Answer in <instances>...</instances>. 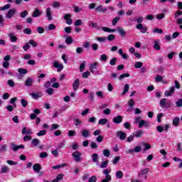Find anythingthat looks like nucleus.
<instances>
[{
  "instance_id": "1",
  "label": "nucleus",
  "mask_w": 182,
  "mask_h": 182,
  "mask_svg": "<svg viewBox=\"0 0 182 182\" xmlns=\"http://www.w3.org/2000/svg\"><path fill=\"white\" fill-rule=\"evenodd\" d=\"M80 156H82V153L79 151H74L73 153V157L74 158L75 161H78V162L82 161V159L80 158Z\"/></svg>"
},
{
  "instance_id": "2",
  "label": "nucleus",
  "mask_w": 182,
  "mask_h": 182,
  "mask_svg": "<svg viewBox=\"0 0 182 182\" xmlns=\"http://www.w3.org/2000/svg\"><path fill=\"white\" fill-rule=\"evenodd\" d=\"M10 147L14 151H18V150H21V149H25V145H16L15 144H11Z\"/></svg>"
},
{
  "instance_id": "3",
  "label": "nucleus",
  "mask_w": 182,
  "mask_h": 182,
  "mask_svg": "<svg viewBox=\"0 0 182 182\" xmlns=\"http://www.w3.org/2000/svg\"><path fill=\"white\" fill-rule=\"evenodd\" d=\"M46 16L48 21H52L53 19V17H52V10L50 7L46 9Z\"/></svg>"
},
{
  "instance_id": "4",
  "label": "nucleus",
  "mask_w": 182,
  "mask_h": 182,
  "mask_svg": "<svg viewBox=\"0 0 182 182\" xmlns=\"http://www.w3.org/2000/svg\"><path fill=\"white\" fill-rule=\"evenodd\" d=\"M150 127V122L149 121H144V120H141L139 121L138 127L139 129H141V127Z\"/></svg>"
},
{
  "instance_id": "5",
  "label": "nucleus",
  "mask_w": 182,
  "mask_h": 182,
  "mask_svg": "<svg viewBox=\"0 0 182 182\" xmlns=\"http://www.w3.org/2000/svg\"><path fill=\"white\" fill-rule=\"evenodd\" d=\"M16 14V9H11L9 10L7 14L6 15V18L8 19H11L15 14Z\"/></svg>"
},
{
  "instance_id": "6",
  "label": "nucleus",
  "mask_w": 182,
  "mask_h": 182,
  "mask_svg": "<svg viewBox=\"0 0 182 182\" xmlns=\"http://www.w3.org/2000/svg\"><path fill=\"white\" fill-rule=\"evenodd\" d=\"M53 67L58 69V72H62V70H63V65L59 63L58 61H55L53 63Z\"/></svg>"
},
{
  "instance_id": "7",
  "label": "nucleus",
  "mask_w": 182,
  "mask_h": 182,
  "mask_svg": "<svg viewBox=\"0 0 182 182\" xmlns=\"http://www.w3.org/2000/svg\"><path fill=\"white\" fill-rule=\"evenodd\" d=\"M25 86H27L28 87H31L33 86V80L32 77H28V78L26 79V81L24 82Z\"/></svg>"
},
{
  "instance_id": "8",
  "label": "nucleus",
  "mask_w": 182,
  "mask_h": 182,
  "mask_svg": "<svg viewBox=\"0 0 182 182\" xmlns=\"http://www.w3.org/2000/svg\"><path fill=\"white\" fill-rule=\"evenodd\" d=\"M64 19L66 20V23L68 25H72V23H73V20H72L70 18H72V15L71 14H67L64 16Z\"/></svg>"
},
{
  "instance_id": "9",
  "label": "nucleus",
  "mask_w": 182,
  "mask_h": 182,
  "mask_svg": "<svg viewBox=\"0 0 182 182\" xmlns=\"http://www.w3.org/2000/svg\"><path fill=\"white\" fill-rule=\"evenodd\" d=\"M97 65H99L97 62L92 63L90 65V71L91 73L94 74L96 72L95 70L97 69Z\"/></svg>"
},
{
  "instance_id": "10",
  "label": "nucleus",
  "mask_w": 182,
  "mask_h": 182,
  "mask_svg": "<svg viewBox=\"0 0 182 182\" xmlns=\"http://www.w3.org/2000/svg\"><path fill=\"white\" fill-rule=\"evenodd\" d=\"M112 122L114 123H116L117 124H119L123 122V117H122V115H118L113 118Z\"/></svg>"
},
{
  "instance_id": "11",
  "label": "nucleus",
  "mask_w": 182,
  "mask_h": 182,
  "mask_svg": "<svg viewBox=\"0 0 182 182\" xmlns=\"http://www.w3.org/2000/svg\"><path fill=\"white\" fill-rule=\"evenodd\" d=\"M22 134H27V136H29L32 134V129L27 128L26 127H23L21 130Z\"/></svg>"
},
{
  "instance_id": "12",
  "label": "nucleus",
  "mask_w": 182,
  "mask_h": 182,
  "mask_svg": "<svg viewBox=\"0 0 182 182\" xmlns=\"http://www.w3.org/2000/svg\"><path fill=\"white\" fill-rule=\"evenodd\" d=\"M117 136L120 139V140H126L127 134L122 131H119L117 133Z\"/></svg>"
},
{
  "instance_id": "13",
  "label": "nucleus",
  "mask_w": 182,
  "mask_h": 182,
  "mask_svg": "<svg viewBox=\"0 0 182 182\" xmlns=\"http://www.w3.org/2000/svg\"><path fill=\"white\" fill-rule=\"evenodd\" d=\"M136 28L141 30V33H146V32H147V27L143 26L141 23L136 25Z\"/></svg>"
},
{
  "instance_id": "14",
  "label": "nucleus",
  "mask_w": 182,
  "mask_h": 182,
  "mask_svg": "<svg viewBox=\"0 0 182 182\" xmlns=\"http://www.w3.org/2000/svg\"><path fill=\"white\" fill-rule=\"evenodd\" d=\"M96 12H102V14H106L107 12V8L104 7L102 5H100L95 9Z\"/></svg>"
},
{
  "instance_id": "15",
  "label": "nucleus",
  "mask_w": 182,
  "mask_h": 182,
  "mask_svg": "<svg viewBox=\"0 0 182 182\" xmlns=\"http://www.w3.org/2000/svg\"><path fill=\"white\" fill-rule=\"evenodd\" d=\"M175 90H176V88H174V87H171L170 90H166L164 93L166 97H168V96H171V95L174 93Z\"/></svg>"
},
{
  "instance_id": "16",
  "label": "nucleus",
  "mask_w": 182,
  "mask_h": 182,
  "mask_svg": "<svg viewBox=\"0 0 182 182\" xmlns=\"http://www.w3.org/2000/svg\"><path fill=\"white\" fill-rule=\"evenodd\" d=\"M90 130L87 129H85L82 130V137H85L87 138L89 137V136H90Z\"/></svg>"
},
{
  "instance_id": "17",
  "label": "nucleus",
  "mask_w": 182,
  "mask_h": 182,
  "mask_svg": "<svg viewBox=\"0 0 182 182\" xmlns=\"http://www.w3.org/2000/svg\"><path fill=\"white\" fill-rule=\"evenodd\" d=\"M42 15V11L38 10V9H36L32 14L33 18H38V16H41Z\"/></svg>"
},
{
  "instance_id": "18",
  "label": "nucleus",
  "mask_w": 182,
  "mask_h": 182,
  "mask_svg": "<svg viewBox=\"0 0 182 182\" xmlns=\"http://www.w3.org/2000/svg\"><path fill=\"white\" fill-rule=\"evenodd\" d=\"M79 85H80V82L79 81V79H75V80L74 81V83L73 85V87L74 89V91L76 92V90H77V89H79Z\"/></svg>"
},
{
  "instance_id": "19",
  "label": "nucleus",
  "mask_w": 182,
  "mask_h": 182,
  "mask_svg": "<svg viewBox=\"0 0 182 182\" xmlns=\"http://www.w3.org/2000/svg\"><path fill=\"white\" fill-rule=\"evenodd\" d=\"M31 144L33 147H36V146H39V144H41V140H39L36 138H34L31 141Z\"/></svg>"
},
{
  "instance_id": "20",
  "label": "nucleus",
  "mask_w": 182,
  "mask_h": 182,
  "mask_svg": "<svg viewBox=\"0 0 182 182\" xmlns=\"http://www.w3.org/2000/svg\"><path fill=\"white\" fill-rule=\"evenodd\" d=\"M30 96L32 97L33 99H39V97H42V92L31 93Z\"/></svg>"
},
{
  "instance_id": "21",
  "label": "nucleus",
  "mask_w": 182,
  "mask_h": 182,
  "mask_svg": "<svg viewBox=\"0 0 182 182\" xmlns=\"http://www.w3.org/2000/svg\"><path fill=\"white\" fill-rule=\"evenodd\" d=\"M101 29L104 31V32H108L109 33H113V32H116L115 29L109 28V27H102Z\"/></svg>"
},
{
  "instance_id": "22",
  "label": "nucleus",
  "mask_w": 182,
  "mask_h": 182,
  "mask_svg": "<svg viewBox=\"0 0 182 182\" xmlns=\"http://www.w3.org/2000/svg\"><path fill=\"white\" fill-rule=\"evenodd\" d=\"M149 171H150V169H149V168L141 169V171L139 173L138 176L139 177H141V176H144V174H147Z\"/></svg>"
},
{
  "instance_id": "23",
  "label": "nucleus",
  "mask_w": 182,
  "mask_h": 182,
  "mask_svg": "<svg viewBox=\"0 0 182 182\" xmlns=\"http://www.w3.org/2000/svg\"><path fill=\"white\" fill-rule=\"evenodd\" d=\"M33 168L36 173H39L41 171V168H42V166L39 164H36L33 166Z\"/></svg>"
},
{
  "instance_id": "24",
  "label": "nucleus",
  "mask_w": 182,
  "mask_h": 182,
  "mask_svg": "<svg viewBox=\"0 0 182 182\" xmlns=\"http://www.w3.org/2000/svg\"><path fill=\"white\" fill-rule=\"evenodd\" d=\"M93 163L99 162V155L97 154H92L91 156Z\"/></svg>"
},
{
  "instance_id": "25",
  "label": "nucleus",
  "mask_w": 182,
  "mask_h": 182,
  "mask_svg": "<svg viewBox=\"0 0 182 182\" xmlns=\"http://www.w3.org/2000/svg\"><path fill=\"white\" fill-rule=\"evenodd\" d=\"M130 89V85L129 84H125L124 86V91L122 93V96H124L127 92H129V90Z\"/></svg>"
},
{
  "instance_id": "26",
  "label": "nucleus",
  "mask_w": 182,
  "mask_h": 182,
  "mask_svg": "<svg viewBox=\"0 0 182 182\" xmlns=\"http://www.w3.org/2000/svg\"><path fill=\"white\" fill-rule=\"evenodd\" d=\"M68 166V164H61L59 165L53 166V168L54 170H59V168H63V167H66Z\"/></svg>"
},
{
  "instance_id": "27",
  "label": "nucleus",
  "mask_w": 182,
  "mask_h": 182,
  "mask_svg": "<svg viewBox=\"0 0 182 182\" xmlns=\"http://www.w3.org/2000/svg\"><path fill=\"white\" fill-rule=\"evenodd\" d=\"M1 174H4V173H9V167L7 166H3L1 168Z\"/></svg>"
},
{
  "instance_id": "28",
  "label": "nucleus",
  "mask_w": 182,
  "mask_h": 182,
  "mask_svg": "<svg viewBox=\"0 0 182 182\" xmlns=\"http://www.w3.org/2000/svg\"><path fill=\"white\" fill-rule=\"evenodd\" d=\"M166 105H168V102H167V99L164 98L160 100V106L161 107L164 108L166 107Z\"/></svg>"
},
{
  "instance_id": "29",
  "label": "nucleus",
  "mask_w": 182,
  "mask_h": 182,
  "mask_svg": "<svg viewBox=\"0 0 182 182\" xmlns=\"http://www.w3.org/2000/svg\"><path fill=\"white\" fill-rule=\"evenodd\" d=\"M143 133L144 132L141 131V129H139L137 132H135L133 134V136L139 139V137H141V136H143Z\"/></svg>"
},
{
  "instance_id": "30",
  "label": "nucleus",
  "mask_w": 182,
  "mask_h": 182,
  "mask_svg": "<svg viewBox=\"0 0 182 182\" xmlns=\"http://www.w3.org/2000/svg\"><path fill=\"white\" fill-rule=\"evenodd\" d=\"M9 36L10 38L11 42H16V41H18V38H16L14 33H9Z\"/></svg>"
},
{
  "instance_id": "31",
  "label": "nucleus",
  "mask_w": 182,
  "mask_h": 182,
  "mask_svg": "<svg viewBox=\"0 0 182 182\" xmlns=\"http://www.w3.org/2000/svg\"><path fill=\"white\" fill-rule=\"evenodd\" d=\"M65 43H67V45H72V43H73V38H72L71 36L67 37L65 39Z\"/></svg>"
},
{
  "instance_id": "32",
  "label": "nucleus",
  "mask_w": 182,
  "mask_h": 182,
  "mask_svg": "<svg viewBox=\"0 0 182 182\" xmlns=\"http://www.w3.org/2000/svg\"><path fill=\"white\" fill-rule=\"evenodd\" d=\"M117 31L119 35H121V36H124L126 35V31H124V29L122 28L121 27H118Z\"/></svg>"
},
{
  "instance_id": "33",
  "label": "nucleus",
  "mask_w": 182,
  "mask_h": 182,
  "mask_svg": "<svg viewBox=\"0 0 182 182\" xmlns=\"http://www.w3.org/2000/svg\"><path fill=\"white\" fill-rule=\"evenodd\" d=\"M180 122V118H178V117H175L173 119V126H175L176 127H177V126H178V123Z\"/></svg>"
},
{
  "instance_id": "34",
  "label": "nucleus",
  "mask_w": 182,
  "mask_h": 182,
  "mask_svg": "<svg viewBox=\"0 0 182 182\" xmlns=\"http://www.w3.org/2000/svg\"><path fill=\"white\" fill-rule=\"evenodd\" d=\"M142 146H144V151H146V150H150L151 149V145L150 144H147L146 142H142Z\"/></svg>"
},
{
  "instance_id": "35",
  "label": "nucleus",
  "mask_w": 182,
  "mask_h": 182,
  "mask_svg": "<svg viewBox=\"0 0 182 182\" xmlns=\"http://www.w3.org/2000/svg\"><path fill=\"white\" fill-rule=\"evenodd\" d=\"M116 62H117V58H112L110 60H109V65L111 66H114L116 65Z\"/></svg>"
},
{
  "instance_id": "36",
  "label": "nucleus",
  "mask_w": 182,
  "mask_h": 182,
  "mask_svg": "<svg viewBox=\"0 0 182 182\" xmlns=\"http://www.w3.org/2000/svg\"><path fill=\"white\" fill-rule=\"evenodd\" d=\"M142 66H143V63H141L140 61H137L134 64V68L136 69H140V68H141Z\"/></svg>"
},
{
  "instance_id": "37",
  "label": "nucleus",
  "mask_w": 182,
  "mask_h": 182,
  "mask_svg": "<svg viewBox=\"0 0 182 182\" xmlns=\"http://www.w3.org/2000/svg\"><path fill=\"white\" fill-rule=\"evenodd\" d=\"M100 60L101 62H106L107 60V55L106 54H102L100 57Z\"/></svg>"
},
{
  "instance_id": "38",
  "label": "nucleus",
  "mask_w": 182,
  "mask_h": 182,
  "mask_svg": "<svg viewBox=\"0 0 182 182\" xmlns=\"http://www.w3.org/2000/svg\"><path fill=\"white\" fill-rule=\"evenodd\" d=\"M75 26H81V25H83V21L80 19H78L74 22Z\"/></svg>"
},
{
  "instance_id": "39",
  "label": "nucleus",
  "mask_w": 182,
  "mask_h": 182,
  "mask_svg": "<svg viewBox=\"0 0 182 182\" xmlns=\"http://www.w3.org/2000/svg\"><path fill=\"white\" fill-rule=\"evenodd\" d=\"M120 21V17L117 16L115 17L114 18H113L112 20V25L114 26H116V25L117 24V22H119Z\"/></svg>"
},
{
  "instance_id": "40",
  "label": "nucleus",
  "mask_w": 182,
  "mask_h": 182,
  "mask_svg": "<svg viewBox=\"0 0 182 182\" xmlns=\"http://www.w3.org/2000/svg\"><path fill=\"white\" fill-rule=\"evenodd\" d=\"M124 77H130L129 73H124L122 75H120L119 77V80H122V79H124Z\"/></svg>"
},
{
  "instance_id": "41",
  "label": "nucleus",
  "mask_w": 182,
  "mask_h": 182,
  "mask_svg": "<svg viewBox=\"0 0 182 182\" xmlns=\"http://www.w3.org/2000/svg\"><path fill=\"white\" fill-rule=\"evenodd\" d=\"M18 73H21L22 75H26L28 73V70L25 68H18Z\"/></svg>"
},
{
  "instance_id": "42",
  "label": "nucleus",
  "mask_w": 182,
  "mask_h": 182,
  "mask_svg": "<svg viewBox=\"0 0 182 182\" xmlns=\"http://www.w3.org/2000/svg\"><path fill=\"white\" fill-rule=\"evenodd\" d=\"M108 163H109V161H102L100 164V168H106V167H107V164Z\"/></svg>"
},
{
  "instance_id": "43",
  "label": "nucleus",
  "mask_w": 182,
  "mask_h": 182,
  "mask_svg": "<svg viewBox=\"0 0 182 182\" xmlns=\"http://www.w3.org/2000/svg\"><path fill=\"white\" fill-rule=\"evenodd\" d=\"M116 177L117 178H123V172H122V171H118L116 173Z\"/></svg>"
},
{
  "instance_id": "44",
  "label": "nucleus",
  "mask_w": 182,
  "mask_h": 182,
  "mask_svg": "<svg viewBox=\"0 0 182 182\" xmlns=\"http://www.w3.org/2000/svg\"><path fill=\"white\" fill-rule=\"evenodd\" d=\"M119 161H120V156H115L114 160L112 161V164L116 166V164H117V163H119Z\"/></svg>"
},
{
  "instance_id": "45",
  "label": "nucleus",
  "mask_w": 182,
  "mask_h": 182,
  "mask_svg": "<svg viewBox=\"0 0 182 182\" xmlns=\"http://www.w3.org/2000/svg\"><path fill=\"white\" fill-rule=\"evenodd\" d=\"M86 66V61H83L80 65V71L83 72L85 70V67Z\"/></svg>"
},
{
  "instance_id": "46",
  "label": "nucleus",
  "mask_w": 182,
  "mask_h": 182,
  "mask_svg": "<svg viewBox=\"0 0 182 182\" xmlns=\"http://www.w3.org/2000/svg\"><path fill=\"white\" fill-rule=\"evenodd\" d=\"M154 48L156 50H160V45L159 44V41H156L154 45Z\"/></svg>"
},
{
  "instance_id": "47",
  "label": "nucleus",
  "mask_w": 182,
  "mask_h": 182,
  "mask_svg": "<svg viewBox=\"0 0 182 182\" xmlns=\"http://www.w3.org/2000/svg\"><path fill=\"white\" fill-rule=\"evenodd\" d=\"M163 79H164V76H161V75H156V78H155V80L156 82H162L163 81Z\"/></svg>"
},
{
  "instance_id": "48",
  "label": "nucleus",
  "mask_w": 182,
  "mask_h": 182,
  "mask_svg": "<svg viewBox=\"0 0 182 182\" xmlns=\"http://www.w3.org/2000/svg\"><path fill=\"white\" fill-rule=\"evenodd\" d=\"M9 8H11V4H8L2 7H0V11H5V9H9Z\"/></svg>"
},
{
  "instance_id": "49",
  "label": "nucleus",
  "mask_w": 182,
  "mask_h": 182,
  "mask_svg": "<svg viewBox=\"0 0 182 182\" xmlns=\"http://www.w3.org/2000/svg\"><path fill=\"white\" fill-rule=\"evenodd\" d=\"M141 151V146H136L134 149V153H140Z\"/></svg>"
},
{
  "instance_id": "50",
  "label": "nucleus",
  "mask_w": 182,
  "mask_h": 182,
  "mask_svg": "<svg viewBox=\"0 0 182 182\" xmlns=\"http://www.w3.org/2000/svg\"><path fill=\"white\" fill-rule=\"evenodd\" d=\"M106 123H107V119H106V118L101 119L98 122V124H106Z\"/></svg>"
},
{
  "instance_id": "51",
  "label": "nucleus",
  "mask_w": 182,
  "mask_h": 182,
  "mask_svg": "<svg viewBox=\"0 0 182 182\" xmlns=\"http://www.w3.org/2000/svg\"><path fill=\"white\" fill-rule=\"evenodd\" d=\"M23 33H26V35H31L32 33V30L29 28H26L23 30Z\"/></svg>"
},
{
  "instance_id": "52",
  "label": "nucleus",
  "mask_w": 182,
  "mask_h": 182,
  "mask_svg": "<svg viewBox=\"0 0 182 182\" xmlns=\"http://www.w3.org/2000/svg\"><path fill=\"white\" fill-rule=\"evenodd\" d=\"M23 140H24V141H31V140H32V136L31 135L26 136L23 138Z\"/></svg>"
},
{
  "instance_id": "53",
  "label": "nucleus",
  "mask_w": 182,
  "mask_h": 182,
  "mask_svg": "<svg viewBox=\"0 0 182 182\" xmlns=\"http://www.w3.org/2000/svg\"><path fill=\"white\" fill-rule=\"evenodd\" d=\"M68 136L69 137H72L73 136H76V131L75 130L68 131Z\"/></svg>"
},
{
  "instance_id": "54",
  "label": "nucleus",
  "mask_w": 182,
  "mask_h": 182,
  "mask_svg": "<svg viewBox=\"0 0 182 182\" xmlns=\"http://www.w3.org/2000/svg\"><path fill=\"white\" fill-rule=\"evenodd\" d=\"M89 76H90V73L89 71L85 72L82 73V77L84 79H87V77H89Z\"/></svg>"
},
{
  "instance_id": "55",
  "label": "nucleus",
  "mask_w": 182,
  "mask_h": 182,
  "mask_svg": "<svg viewBox=\"0 0 182 182\" xmlns=\"http://www.w3.org/2000/svg\"><path fill=\"white\" fill-rule=\"evenodd\" d=\"M28 11H24L20 14L21 18H26L28 16Z\"/></svg>"
},
{
  "instance_id": "56",
  "label": "nucleus",
  "mask_w": 182,
  "mask_h": 182,
  "mask_svg": "<svg viewBox=\"0 0 182 182\" xmlns=\"http://www.w3.org/2000/svg\"><path fill=\"white\" fill-rule=\"evenodd\" d=\"M154 33H163V30L161 28H156L153 30Z\"/></svg>"
},
{
  "instance_id": "57",
  "label": "nucleus",
  "mask_w": 182,
  "mask_h": 182,
  "mask_svg": "<svg viewBox=\"0 0 182 182\" xmlns=\"http://www.w3.org/2000/svg\"><path fill=\"white\" fill-rule=\"evenodd\" d=\"M60 125L58 124H51V130H56L58 129H59Z\"/></svg>"
},
{
  "instance_id": "58",
  "label": "nucleus",
  "mask_w": 182,
  "mask_h": 182,
  "mask_svg": "<svg viewBox=\"0 0 182 182\" xmlns=\"http://www.w3.org/2000/svg\"><path fill=\"white\" fill-rule=\"evenodd\" d=\"M96 181H97V178L95 176H91L88 180V182H96Z\"/></svg>"
},
{
  "instance_id": "59",
  "label": "nucleus",
  "mask_w": 182,
  "mask_h": 182,
  "mask_svg": "<svg viewBox=\"0 0 182 182\" xmlns=\"http://www.w3.org/2000/svg\"><path fill=\"white\" fill-rule=\"evenodd\" d=\"M103 154L105 157H109V156H110V151H109V149H105L103 151Z\"/></svg>"
},
{
  "instance_id": "60",
  "label": "nucleus",
  "mask_w": 182,
  "mask_h": 182,
  "mask_svg": "<svg viewBox=\"0 0 182 182\" xmlns=\"http://www.w3.org/2000/svg\"><path fill=\"white\" fill-rule=\"evenodd\" d=\"M46 92L48 93V95H53L54 90L53 88H48Z\"/></svg>"
},
{
  "instance_id": "61",
  "label": "nucleus",
  "mask_w": 182,
  "mask_h": 182,
  "mask_svg": "<svg viewBox=\"0 0 182 182\" xmlns=\"http://www.w3.org/2000/svg\"><path fill=\"white\" fill-rule=\"evenodd\" d=\"M182 15V11H176L175 12V18L177 19L178 18V16H181Z\"/></svg>"
},
{
  "instance_id": "62",
  "label": "nucleus",
  "mask_w": 182,
  "mask_h": 182,
  "mask_svg": "<svg viewBox=\"0 0 182 182\" xmlns=\"http://www.w3.org/2000/svg\"><path fill=\"white\" fill-rule=\"evenodd\" d=\"M37 136H45V134H46V130H41L39 132H38Z\"/></svg>"
},
{
  "instance_id": "63",
  "label": "nucleus",
  "mask_w": 182,
  "mask_h": 182,
  "mask_svg": "<svg viewBox=\"0 0 182 182\" xmlns=\"http://www.w3.org/2000/svg\"><path fill=\"white\" fill-rule=\"evenodd\" d=\"M176 105L177 107H181V106H182V99L181 98V99L178 100V101H176Z\"/></svg>"
},
{
  "instance_id": "64",
  "label": "nucleus",
  "mask_w": 182,
  "mask_h": 182,
  "mask_svg": "<svg viewBox=\"0 0 182 182\" xmlns=\"http://www.w3.org/2000/svg\"><path fill=\"white\" fill-rule=\"evenodd\" d=\"M165 15L164 14H159L158 15H156V19H158L159 21L163 19L164 18Z\"/></svg>"
}]
</instances>
